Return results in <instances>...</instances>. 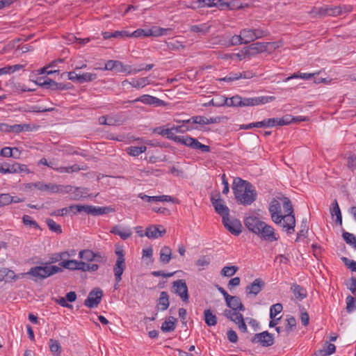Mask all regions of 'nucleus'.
<instances>
[{
	"instance_id": "obj_1",
	"label": "nucleus",
	"mask_w": 356,
	"mask_h": 356,
	"mask_svg": "<svg viewBox=\"0 0 356 356\" xmlns=\"http://www.w3.org/2000/svg\"><path fill=\"white\" fill-rule=\"evenodd\" d=\"M282 207L284 214L282 213L280 202L273 199L269 204L268 211L272 220L276 225H280L288 234H291L295 231L296 218L292 204L289 198L282 199Z\"/></svg>"
},
{
	"instance_id": "obj_2",
	"label": "nucleus",
	"mask_w": 356,
	"mask_h": 356,
	"mask_svg": "<svg viewBox=\"0 0 356 356\" xmlns=\"http://www.w3.org/2000/svg\"><path fill=\"white\" fill-rule=\"evenodd\" d=\"M232 190L237 202L243 205H250L257 197L253 185L241 178H236L234 180Z\"/></svg>"
},
{
	"instance_id": "obj_3",
	"label": "nucleus",
	"mask_w": 356,
	"mask_h": 356,
	"mask_svg": "<svg viewBox=\"0 0 356 356\" xmlns=\"http://www.w3.org/2000/svg\"><path fill=\"white\" fill-rule=\"evenodd\" d=\"M62 271L63 268L59 266L49 265V263H45L44 266L31 268L26 273V275L37 279L43 280Z\"/></svg>"
},
{
	"instance_id": "obj_4",
	"label": "nucleus",
	"mask_w": 356,
	"mask_h": 356,
	"mask_svg": "<svg viewBox=\"0 0 356 356\" xmlns=\"http://www.w3.org/2000/svg\"><path fill=\"white\" fill-rule=\"evenodd\" d=\"M244 44H248L258 39L267 37L270 35L268 30L261 28L243 29L241 30Z\"/></svg>"
},
{
	"instance_id": "obj_5",
	"label": "nucleus",
	"mask_w": 356,
	"mask_h": 356,
	"mask_svg": "<svg viewBox=\"0 0 356 356\" xmlns=\"http://www.w3.org/2000/svg\"><path fill=\"white\" fill-rule=\"evenodd\" d=\"M117 256L115 264L113 266V273L115 281V289L117 285L122 280V275L126 268L124 252L122 248H117L115 251Z\"/></svg>"
},
{
	"instance_id": "obj_6",
	"label": "nucleus",
	"mask_w": 356,
	"mask_h": 356,
	"mask_svg": "<svg viewBox=\"0 0 356 356\" xmlns=\"http://www.w3.org/2000/svg\"><path fill=\"white\" fill-rule=\"evenodd\" d=\"M34 188L40 191H47L51 193H67L71 192L73 188L71 186H63L52 183L45 184L41 181L35 183Z\"/></svg>"
},
{
	"instance_id": "obj_7",
	"label": "nucleus",
	"mask_w": 356,
	"mask_h": 356,
	"mask_svg": "<svg viewBox=\"0 0 356 356\" xmlns=\"http://www.w3.org/2000/svg\"><path fill=\"white\" fill-rule=\"evenodd\" d=\"M256 234L261 239L269 242L275 241L279 238L275 232V229L265 222H263Z\"/></svg>"
},
{
	"instance_id": "obj_8",
	"label": "nucleus",
	"mask_w": 356,
	"mask_h": 356,
	"mask_svg": "<svg viewBox=\"0 0 356 356\" xmlns=\"http://www.w3.org/2000/svg\"><path fill=\"white\" fill-rule=\"evenodd\" d=\"M173 292L179 296L181 300L188 302L189 299L188 286L184 280H177L172 282Z\"/></svg>"
},
{
	"instance_id": "obj_9",
	"label": "nucleus",
	"mask_w": 356,
	"mask_h": 356,
	"mask_svg": "<svg viewBox=\"0 0 356 356\" xmlns=\"http://www.w3.org/2000/svg\"><path fill=\"white\" fill-rule=\"evenodd\" d=\"M211 202L216 213L222 216V219L229 215V209L220 198V193H218L216 195H211Z\"/></svg>"
},
{
	"instance_id": "obj_10",
	"label": "nucleus",
	"mask_w": 356,
	"mask_h": 356,
	"mask_svg": "<svg viewBox=\"0 0 356 356\" xmlns=\"http://www.w3.org/2000/svg\"><path fill=\"white\" fill-rule=\"evenodd\" d=\"M275 99L272 96H260L255 97H241V106H252L265 104L272 102Z\"/></svg>"
},
{
	"instance_id": "obj_11",
	"label": "nucleus",
	"mask_w": 356,
	"mask_h": 356,
	"mask_svg": "<svg viewBox=\"0 0 356 356\" xmlns=\"http://www.w3.org/2000/svg\"><path fill=\"white\" fill-rule=\"evenodd\" d=\"M251 341L253 343H259L263 347H268L274 343V337L268 331H264L254 334Z\"/></svg>"
},
{
	"instance_id": "obj_12",
	"label": "nucleus",
	"mask_w": 356,
	"mask_h": 356,
	"mask_svg": "<svg viewBox=\"0 0 356 356\" xmlns=\"http://www.w3.org/2000/svg\"><path fill=\"white\" fill-rule=\"evenodd\" d=\"M102 296L103 291L100 289L96 288L92 289L84 301L85 306L88 308H95L97 307L101 302Z\"/></svg>"
},
{
	"instance_id": "obj_13",
	"label": "nucleus",
	"mask_w": 356,
	"mask_h": 356,
	"mask_svg": "<svg viewBox=\"0 0 356 356\" xmlns=\"http://www.w3.org/2000/svg\"><path fill=\"white\" fill-rule=\"evenodd\" d=\"M266 282L261 278L255 279L252 283L247 285L245 291L246 296H257L265 287Z\"/></svg>"
},
{
	"instance_id": "obj_14",
	"label": "nucleus",
	"mask_w": 356,
	"mask_h": 356,
	"mask_svg": "<svg viewBox=\"0 0 356 356\" xmlns=\"http://www.w3.org/2000/svg\"><path fill=\"white\" fill-rule=\"evenodd\" d=\"M222 220L225 227L232 234L238 236L242 232V225L238 220L230 219L229 216Z\"/></svg>"
},
{
	"instance_id": "obj_15",
	"label": "nucleus",
	"mask_w": 356,
	"mask_h": 356,
	"mask_svg": "<svg viewBox=\"0 0 356 356\" xmlns=\"http://www.w3.org/2000/svg\"><path fill=\"white\" fill-rule=\"evenodd\" d=\"M142 102L146 105H155L156 106H163L165 105V102L156 97L149 95H143L136 99L129 101V103L134 102Z\"/></svg>"
},
{
	"instance_id": "obj_16",
	"label": "nucleus",
	"mask_w": 356,
	"mask_h": 356,
	"mask_svg": "<svg viewBox=\"0 0 356 356\" xmlns=\"http://www.w3.org/2000/svg\"><path fill=\"white\" fill-rule=\"evenodd\" d=\"M194 149H199L202 152H209L211 148L209 145H206L200 143L196 138L186 136L183 141V144Z\"/></svg>"
},
{
	"instance_id": "obj_17",
	"label": "nucleus",
	"mask_w": 356,
	"mask_h": 356,
	"mask_svg": "<svg viewBox=\"0 0 356 356\" xmlns=\"http://www.w3.org/2000/svg\"><path fill=\"white\" fill-rule=\"evenodd\" d=\"M156 131L163 136H165L168 139H170L176 143L183 144L185 136L175 135V131H172V127L165 129L163 127H159L156 129Z\"/></svg>"
},
{
	"instance_id": "obj_18",
	"label": "nucleus",
	"mask_w": 356,
	"mask_h": 356,
	"mask_svg": "<svg viewBox=\"0 0 356 356\" xmlns=\"http://www.w3.org/2000/svg\"><path fill=\"white\" fill-rule=\"evenodd\" d=\"M166 232L165 229L161 225L149 226L146 229L145 235L149 238H158Z\"/></svg>"
},
{
	"instance_id": "obj_19",
	"label": "nucleus",
	"mask_w": 356,
	"mask_h": 356,
	"mask_svg": "<svg viewBox=\"0 0 356 356\" xmlns=\"http://www.w3.org/2000/svg\"><path fill=\"white\" fill-rule=\"evenodd\" d=\"M264 221L256 216H248L246 217L244 223L246 227L254 234H257L259 227L262 225Z\"/></svg>"
},
{
	"instance_id": "obj_20",
	"label": "nucleus",
	"mask_w": 356,
	"mask_h": 356,
	"mask_svg": "<svg viewBox=\"0 0 356 356\" xmlns=\"http://www.w3.org/2000/svg\"><path fill=\"white\" fill-rule=\"evenodd\" d=\"M143 69L132 68L130 65H124L121 61L116 60L114 70L118 73H126L127 74H135L142 71Z\"/></svg>"
},
{
	"instance_id": "obj_21",
	"label": "nucleus",
	"mask_w": 356,
	"mask_h": 356,
	"mask_svg": "<svg viewBox=\"0 0 356 356\" xmlns=\"http://www.w3.org/2000/svg\"><path fill=\"white\" fill-rule=\"evenodd\" d=\"M268 44V42H255L245 48L248 49V53L249 56H254L257 54L266 51Z\"/></svg>"
},
{
	"instance_id": "obj_22",
	"label": "nucleus",
	"mask_w": 356,
	"mask_h": 356,
	"mask_svg": "<svg viewBox=\"0 0 356 356\" xmlns=\"http://www.w3.org/2000/svg\"><path fill=\"white\" fill-rule=\"evenodd\" d=\"M126 84L131 85L133 88H142L149 84L148 77H142L139 79H131V81L127 79L122 82V85L124 86Z\"/></svg>"
},
{
	"instance_id": "obj_23",
	"label": "nucleus",
	"mask_w": 356,
	"mask_h": 356,
	"mask_svg": "<svg viewBox=\"0 0 356 356\" xmlns=\"http://www.w3.org/2000/svg\"><path fill=\"white\" fill-rule=\"evenodd\" d=\"M226 304L230 309L245 311V307L243 305L240 298L236 296H231L226 301Z\"/></svg>"
},
{
	"instance_id": "obj_24",
	"label": "nucleus",
	"mask_w": 356,
	"mask_h": 356,
	"mask_svg": "<svg viewBox=\"0 0 356 356\" xmlns=\"http://www.w3.org/2000/svg\"><path fill=\"white\" fill-rule=\"evenodd\" d=\"M170 305L169 295L166 291H161L157 300L158 310L165 311Z\"/></svg>"
},
{
	"instance_id": "obj_25",
	"label": "nucleus",
	"mask_w": 356,
	"mask_h": 356,
	"mask_svg": "<svg viewBox=\"0 0 356 356\" xmlns=\"http://www.w3.org/2000/svg\"><path fill=\"white\" fill-rule=\"evenodd\" d=\"M212 27L211 22H207L198 25H193L190 27V31L197 33L201 35H206L208 33Z\"/></svg>"
},
{
	"instance_id": "obj_26",
	"label": "nucleus",
	"mask_w": 356,
	"mask_h": 356,
	"mask_svg": "<svg viewBox=\"0 0 356 356\" xmlns=\"http://www.w3.org/2000/svg\"><path fill=\"white\" fill-rule=\"evenodd\" d=\"M273 121L268 119H264L262 121L257 122H252L247 124H242L240 127V129H250L254 127L257 128H268L270 127V123H272Z\"/></svg>"
},
{
	"instance_id": "obj_27",
	"label": "nucleus",
	"mask_w": 356,
	"mask_h": 356,
	"mask_svg": "<svg viewBox=\"0 0 356 356\" xmlns=\"http://www.w3.org/2000/svg\"><path fill=\"white\" fill-rule=\"evenodd\" d=\"M111 233L118 235L123 240L127 239L132 234L131 229L121 228L119 226L113 227L111 230Z\"/></svg>"
},
{
	"instance_id": "obj_28",
	"label": "nucleus",
	"mask_w": 356,
	"mask_h": 356,
	"mask_svg": "<svg viewBox=\"0 0 356 356\" xmlns=\"http://www.w3.org/2000/svg\"><path fill=\"white\" fill-rule=\"evenodd\" d=\"M291 290L295 298L299 300H302L307 297V293L306 289L297 284H293L291 286Z\"/></svg>"
},
{
	"instance_id": "obj_29",
	"label": "nucleus",
	"mask_w": 356,
	"mask_h": 356,
	"mask_svg": "<svg viewBox=\"0 0 356 356\" xmlns=\"http://www.w3.org/2000/svg\"><path fill=\"white\" fill-rule=\"evenodd\" d=\"M114 211V209L111 207H95L90 205L89 214L94 216H99L106 214Z\"/></svg>"
},
{
	"instance_id": "obj_30",
	"label": "nucleus",
	"mask_w": 356,
	"mask_h": 356,
	"mask_svg": "<svg viewBox=\"0 0 356 356\" xmlns=\"http://www.w3.org/2000/svg\"><path fill=\"white\" fill-rule=\"evenodd\" d=\"M81 261L71 259V260H64L59 263L60 268H64L70 270H80L81 268L80 267Z\"/></svg>"
},
{
	"instance_id": "obj_31",
	"label": "nucleus",
	"mask_w": 356,
	"mask_h": 356,
	"mask_svg": "<svg viewBox=\"0 0 356 356\" xmlns=\"http://www.w3.org/2000/svg\"><path fill=\"white\" fill-rule=\"evenodd\" d=\"M239 310H234V309H225L223 314L225 317H227L230 321L236 323L240 320H242L243 318V315L240 313Z\"/></svg>"
},
{
	"instance_id": "obj_32",
	"label": "nucleus",
	"mask_w": 356,
	"mask_h": 356,
	"mask_svg": "<svg viewBox=\"0 0 356 356\" xmlns=\"http://www.w3.org/2000/svg\"><path fill=\"white\" fill-rule=\"evenodd\" d=\"M172 258V250L168 246H163L160 250V261L163 264H167L170 262Z\"/></svg>"
},
{
	"instance_id": "obj_33",
	"label": "nucleus",
	"mask_w": 356,
	"mask_h": 356,
	"mask_svg": "<svg viewBox=\"0 0 356 356\" xmlns=\"http://www.w3.org/2000/svg\"><path fill=\"white\" fill-rule=\"evenodd\" d=\"M330 214L332 216H336V222L337 223H339V225L342 224V216L337 200H334L332 203V207L330 208Z\"/></svg>"
},
{
	"instance_id": "obj_34",
	"label": "nucleus",
	"mask_w": 356,
	"mask_h": 356,
	"mask_svg": "<svg viewBox=\"0 0 356 356\" xmlns=\"http://www.w3.org/2000/svg\"><path fill=\"white\" fill-rule=\"evenodd\" d=\"M33 129L30 124H16L11 125L10 133L20 134L24 131H31Z\"/></svg>"
},
{
	"instance_id": "obj_35",
	"label": "nucleus",
	"mask_w": 356,
	"mask_h": 356,
	"mask_svg": "<svg viewBox=\"0 0 356 356\" xmlns=\"http://www.w3.org/2000/svg\"><path fill=\"white\" fill-rule=\"evenodd\" d=\"M204 319L205 323L209 326H214L217 324V317L212 313L211 309H205L204 311Z\"/></svg>"
},
{
	"instance_id": "obj_36",
	"label": "nucleus",
	"mask_w": 356,
	"mask_h": 356,
	"mask_svg": "<svg viewBox=\"0 0 356 356\" xmlns=\"http://www.w3.org/2000/svg\"><path fill=\"white\" fill-rule=\"evenodd\" d=\"M171 31L170 29H164L158 26H153L148 29L149 37H159L161 35H167Z\"/></svg>"
},
{
	"instance_id": "obj_37",
	"label": "nucleus",
	"mask_w": 356,
	"mask_h": 356,
	"mask_svg": "<svg viewBox=\"0 0 356 356\" xmlns=\"http://www.w3.org/2000/svg\"><path fill=\"white\" fill-rule=\"evenodd\" d=\"M147 147L142 145L140 147L130 146L126 149L127 153L131 156H138L142 153L145 152Z\"/></svg>"
},
{
	"instance_id": "obj_38",
	"label": "nucleus",
	"mask_w": 356,
	"mask_h": 356,
	"mask_svg": "<svg viewBox=\"0 0 356 356\" xmlns=\"http://www.w3.org/2000/svg\"><path fill=\"white\" fill-rule=\"evenodd\" d=\"M67 208L69 209V211L72 212L74 214L81 212H85L89 214L90 205L72 204Z\"/></svg>"
},
{
	"instance_id": "obj_39",
	"label": "nucleus",
	"mask_w": 356,
	"mask_h": 356,
	"mask_svg": "<svg viewBox=\"0 0 356 356\" xmlns=\"http://www.w3.org/2000/svg\"><path fill=\"white\" fill-rule=\"evenodd\" d=\"M173 321H165L161 327V329L164 332H170L175 330L176 325L175 323L177 321L176 318L172 317Z\"/></svg>"
},
{
	"instance_id": "obj_40",
	"label": "nucleus",
	"mask_w": 356,
	"mask_h": 356,
	"mask_svg": "<svg viewBox=\"0 0 356 356\" xmlns=\"http://www.w3.org/2000/svg\"><path fill=\"white\" fill-rule=\"evenodd\" d=\"M81 170H83V168H80L77 164L72 165L68 167H57L56 168V171L60 173H72L75 172H79Z\"/></svg>"
},
{
	"instance_id": "obj_41",
	"label": "nucleus",
	"mask_w": 356,
	"mask_h": 356,
	"mask_svg": "<svg viewBox=\"0 0 356 356\" xmlns=\"http://www.w3.org/2000/svg\"><path fill=\"white\" fill-rule=\"evenodd\" d=\"M318 73H294L291 76L286 78L284 79V82H287L288 81L293 79H298L300 78L302 79L305 80H309L314 76L315 74H318Z\"/></svg>"
},
{
	"instance_id": "obj_42",
	"label": "nucleus",
	"mask_w": 356,
	"mask_h": 356,
	"mask_svg": "<svg viewBox=\"0 0 356 356\" xmlns=\"http://www.w3.org/2000/svg\"><path fill=\"white\" fill-rule=\"evenodd\" d=\"M79 257L87 261H93L95 259V252L91 250H83L79 252Z\"/></svg>"
},
{
	"instance_id": "obj_43",
	"label": "nucleus",
	"mask_w": 356,
	"mask_h": 356,
	"mask_svg": "<svg viewBox=\"0 0 356 356\" xmlns=\"http://www.w3.org/2000/svg\"><path fill=\"white\" fill-rule=\"evenodd\" d=\"M50 351L54 355H60L61 352L60 344L58 341L51 339L49 343Z\"/></svg>"
},
{
	"instance_id": "obj_44",
	"label": "nucleus",
	"mask_w": 356,
	"mask_h": 356,
	"mask_svg": "<svg viewBox=\"0 0 356 356\" xmlns=\"http://www.w3.org/2000/svg\"><path fill=\"white\" fill-rule=\"evenodd\" d=\"M342 236L346 243L353 246V248L356 250V237L353 234L349 233L348 232H343Z\"/></svg>"
},
{
	"instance_id": "obj_45",
	"label": "nucleus",
	"mask_w": 356,
	"mask_h": 356,
	"mask_svg": "<svg viewBox=\"0 0 356 356\" xmlns=\"http://www.w3.org/2000/svg\"><path fill=\"white\" fill-rule=\"evenodd\" d=\"M307 219H305L302 221V224L300 226V229L297 234V238L296 239V241H298L301 240L302 238H306L307 234L309 230V227L307 225Z\"/></svg>"
},
{
	"instance_id": "obj_46",
	"label": "nucleus",
	"mask_w": 356,
	"mask_h": 356,
	"mask_svg": "<svg viewBox=\"0 0 356 356\" xmlns=\"http://www.w3.org/2000/svg\"><path fill=\"white\" fill-rule=\"evenodd\" d=\"M238 269L236 266H227L222 268L220 273L223 277H231L237 272Z\"/></svg>"
},
{
	"instance_id": "obj_47",
	"label": "nucleus",
	"mask_w": 356,
	"mask_h": 356,
	"mask_svg": "<svg viewBox=\"0 0 356 356\" xmlns=\"http://www.w3.org/2000/svg\"><path fill=\"white\" fill-rule=\"evenodd\" d=\"M46 222L48 225L49 229L51 231L56 232L57 234L62 233V229L60 225H58L54 220L51 218H47L46 220Z\"/></svg>"
},
{
	"instance_id": "obj_48",
	"label": "nucleus",
	"mask_w": 356,
	"mask_h": 356,
	"mask_svg": "<svg viewBox=\"0 0 356 356\" xmlns=\"http://www.w3.org/2000/svg\"><path fill=\"white\" fill-rule=\"evenodd\" d=\"M166 46L168 49L175 51L183 49L185 48V45L183 42L178 40H172L166 43Z\"/></svg>"
},
{
	"instance_id": "obj_49",
	"label": "nucleus",
	"mask_w": 356,
	"mask_h": 356,
	"mask_svg": "<svg viewBox=\"0 0 356 356\" xmlns=\"http://www.w3.org/2000/svg\"><path fill=\"white\" fill-rule=\"evenodd\" d=\"M243 44H244L242 34L240 33L239 35H234L229 39L227 46H237Z\"/></svg>"
},
{
	"instance_id": "obj_50",
	"label": "nucleus",
	"mask_w": 356,
	"mask_h": 356,
	"mask_svg": "<svg viewBox=\"0 0 356 356\" xmlns=\"http://www.w3.org/2000/svg\"><path fill=\"white\" fill-rule=\"evenodd\" d=\"M211 262V260L207 256H202L196 261V266L200 268V270L204 269L205 267L208 266Z\"/></svg>"
},
{
	"instance_id": "obj_51",
	"label": "nucleus",
	"mask_w": 356,
	"mask_h": 356,
	"mask_svg": "<svg viewBox=\"0 0 356 356\" xmlns=\"http://www.w3.org/2000/svg\"><path fill=\"white\" fill-rule=\"evenodd\" d=\"M97 77V74L95 73L86 72L82 74H80L79 78V83H83L85 82H88L96 79Z\"/></svg>"
},
{
	"instance_id": "obj_52",
	"label": "nucleus",
	"mask_w": 356,
	"mask_h": 356,
	"mask_svg": "<svg viewBox=\"0 0 356 356\" xmlns=\"http://www.w3.org/2000/svg\"><path fill=\"white\" fill-rule=\"evenodd\" d=\"M283 307L281 303H276L270 307V318H275V316L282 311Z\"/></svg>"
},
{
	"instance_id": "obj_53",
	"label": "nucleus",
	"mask_w": 356,
	"mask_h": 356,
	"mask_svg": "<svg viewBox=\"0 0 356 356\" xmlns=\"http://www.w3.org/2000/svg\"><path fill=\"white\" fill-rule=\"evenodd\" d=\"M24 225L33 227L35 229H39L40 227L37 222L34 220L30 216L24 215L22 218Z\"/></svg>"
},
{
	"instance_id": "obj_54",
	"label": "nucleus",
	"mask_w": 356,
	"mask_h": 356,
	"mask_svg": "<svg viewBox=\"0 0 356 356\" xmlns=\"http://www.w3.org/2000/svg\"><path fill=\"white\" fill-rule=\"evenodd\" d=\"M325 13L329 16H338L342 14V7L334 6L332 8H326L325 9Z\"/></svg>"
},
{
	"instance_id": "obj_55",
	"label": "nucleus",
	"mask_w": 356,
	"mask_h": 356,
	"mask_svg": "<svg viewBox=\"0 0 356 356\" xmlns=\"http://www.w3.org/2000/svg\"><path fill=\"white\" fill-rule=\"evenodd\" d=\"M80 264H81L80 267L82 268H80V270L82 271H84V272H86V271L94 272V271H97L99 269V266L96 264H88L81 261Z\"/></svg>"
},
{
	"instance_id": "obj_56",
	"label": "nucleus",
	"mask_w": 356,
	"mask_h": 356,
	"mask_svg": "<svg viewBox=\"0 0 356 356\" xmlns=\"http://www.w3.org/2000/svg\"><path fill=\"white\" fill-rule=\"evenodd\" d=\"M355 299L351 296H348L346 298V310L348 313L353 312L356 309V305L355 304Z\"/></svg>"
},
{
	"instance_id": "obj_57",
	"label": "nucleus",
	"mask_w": 356,
	"mask_h": 356,
	"mask_svg": "<svg viewBox=\"0 0 356 356\" xmlns=\"http://www.w3.org/2000/svg\"><path fill=\"white\" fill-rule=\"evenodd\" d=\"M12 203L11 195L9 193H0V207Z\"/></svg>"
},
{
	"instance_id": "obj_58",
	"label": "nucleus",
	"mask_w": 356,
	"mask_h": 356,
	"mask_svg": "<svg viewBox=\"0 0 356 356\" xmlns=\"http://www.w3.org/2000/svg\"><path fill=\"white\" fill-rule=\"evenodd\" d=\"M149 37L148 29H138L132 33H130V38Z\"/></svg>"
},
{
	"instance_id": "obj_59",
	"label": "nucleus",
	"mask_w": 356,
	"mask_h": 356,
	"mask_svg": "<svg viewBox=\"0 0 356 356\" xmlns=\"http://www.w3.org/2000/svg\"><path fill=\"white\" fill-rule=\"evenodd\" d=\"M347 166L348 168L354 171L356 170V154H350L347 158Z\"/></svg>"
},
{
	"instance_id": "obj_60",
	"label": "nucleus",
	"mask_w": 356,
	"mask_h": 356,
	"mask_svg": "<svg viewBox=\"0 0 356 356\" xmlns=\"http://www.w3.org/2000/svg\"><path fill=\"white\" fill-rule=\"evenodd\" d=\"M241 97L238 95L227 98V106H241Z\"/></svg>"
},
{
	"instance_id": "obj_61",
	"label": "nucleus",
	"mask_w": 356,
	"mask_h": 356,
	"mask_svg": "<svg viewBox=\"0 0 356 356\" xmlns=\"http://www.w3.org/2000/svg\"><path fill=\"white\" fill-rule=\"evenodd\" d=\"M214 106L220 107L227 106V97L225 96H218L213 98Z\"/></svg>"
},
{
	"instance_id": "obj_62",
	"label": "nucleus",
	"mask_w": 356,
	"mask_h": 356,
	"mask_svg": "<svg viewBox=\"0 0 356 356\" xmlns=\"http://www.w3.org/2000/svg\"><path fill=\"white\" fill-rule=\"evenodd\" d=\"M13 151L18 152V149L17 147L11 148L9 147H6L1 149L0 155L4 157H11L13 156Z\"/></svg>"
},
{
	"instance_id": "obj_63",
	"label": "nucleus",
	"mask_w": 356,
	"mask_h": 356,
	"mask_svg": "<svg viewBox=\"0 0 356 356\" xmlns=\"http://www.w3.org/2000/svg\"><path fill=\"white\" fill-rule=\"evenodd\" d=\"M296 326V320L293 316H290L286 319V331L289 332L292 331Z\"/></svg>"
},
{
	"instance_id": "obj_64",
	"label": "nucleus",
	"mask_w": 356,
	"mask_h": 356,
	"mask_svg": "<svg viewBox=\"0 0 356 356\" xmlns=\"http://www.w3.org/2000/svg\"><path fill=\"white\" fill-rule=\"evenodd\" d=\"M341 260L343 261V262L347 266L348 268H349L352 271L356 272V261H355L354 260L349 259L348 258L345 257H341Z\"/></svg>"
}]
</instances>
